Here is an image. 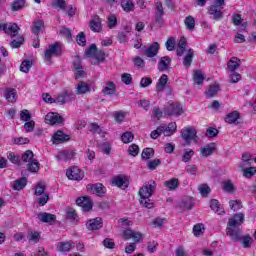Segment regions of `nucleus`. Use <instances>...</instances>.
<instances>
[{
    "mask_svg": "<svg viewBox=\"0 0 256 256\" xmlns=\"http://www.w3.org/2000/svg\"><path fill=\"white\" fill-rule=\"evenodd\" d=\"M94 59L98 62L105 61V51L103 50H96V54H94Z\"/></svg>",
    "mask_w": 256,
    "mask_h": 256,
    "instance_id": "64",
    "label": "nucleus"
},
{
    "mask_svg": "<svg viewBox=\"0 0 256 256\" xmlns=\"http://www.w3.org/2000/svg\"><path fill=\"white\" fill-rule=\"evenodd\" d=\"M165 15V12L163 11V5L161 3H158L156 6V20L161 21V17Z\"/></svg>",
    "mask_w": 256,
    "mask_h": 256,
    "instance_id": "59",
    "label": "nucleus"
},
{
    "mask_svg": "<svg viewBox=\"0 0 256 256\" xmlns=\"http://www.w3.org/2000/svg\"><path fill=\"white\" fill-rule=\"evenodd\" d=\"M121 139L123 143H131L135 139V135L132 132H125L121 135Z\"/></svg>",
    "mask_w": 256,
    "mask_h": 256,
    "instance_id": "53",
    "label": "nucleus"
},
{
    "mask_svg": "<svg viewBox=\"0 0 256 256\" xmlns=\"http://www.w3.org/2000/svg\"><path fill=\"white\" fill-rule=\"evenodd\" d=\"M112 185H115L120 189H127V187H129V180L125 176L119 175L113 178Z\"/></svg>",
    "mask_w": 256,
    "mask_h": 256,
    "instance_id": "13",
    "label": "nucleus"
},
{
    "mask_svg": "<svg viewBox=\"0 0 256 256\" xmlns=\"http://www.w3.org/2000/svg\"><path fill=\"white\" fill-rule=\"evenodd\" d=\"M4 97L9 103H15L17 101V91L13 88H6L4 90Z\"/></svg>",
    "mask_w": 256,
    "mask_h": 256,
    "instance_id": "19",
    "label": "nucleus"
},
{
    "mask_svg": "<svg viewBox=\"0 0 256 256\" xmlns=\"http://www.w3.org/2000/svg\"><path fill=\"white\" fill-rule=\"evenodd\" d=\"M193 233H194L195 237H199V236L203 235V233H205V225H203V224L194 225Z\"/></svg>",
    "mask_w": 256,
    "mask_h": 256,
    "instance_id": "51",
    "label": "nucleus"
},
{
    "mask_svg": "<svg viewBox=\"0 0 256 256\" xmlns=\"http://www.w3.org/2000/svg\"><path fill=\"white\" fill-rule=\"evenodd\" d=\"M76 204L79 207H82V211L84 212H88L91 211V209H93V201L91 200V198L87 196L77 198Z\"/></svg>",
    "mask_w": 256,
    "mask_h": 256,
    "instance_id": "9",
    "label": "nucleus"
},
{
    "mask_svg": "<svg viewBox=\"0 0 256 256\" xmlns=\"http://www.w3.org/2000/svg\"><path fill=\"white\" fill-rule=\"evenodd\" d=\"M181 137L187 145L197 143V130L193 127H186L181 130Z\"/></svg>",
    "mask_w": 256,
    "mask_h": 256,
    "instance_id": "6",
    "label": "nucleus"
},
{
    "mask_svg": "<svg viewBox=\"0 0 256 256\" xmlns=\"http://www.w3.org/2000/svg\"><path fill=\"white\" fill-rule=\"evenodd\" d=\"M25 187H27V178L22 177L14 181V191H21V189H25Z\"/></svg>",
    "mask_w": 256,
    "mask_h": 256,
    "instance_id": "32",
    "label": "nucleus"
},
{
    "mask_svg": "<svg viewBox=\"0 0 256 256\" xmlns=\"http://www.w3.org/2000/svg\"><path fill=\"white\" fill-rule=\"evenodd\" d=\"M240 168L242 169L243 177L246 179H251V177L256 173V167L245 168V165H240Z\"/></svg>",
    "mask_w": 256,
    "mask_h": 256,
    "instance_id": "34",
    "label": "nucleus"
},
{
    "mask_svg": "<svg viewBox=\"0 0 256 256\" xmlns=\"http://www.w3.org/2000/svg\"><path fill=\"white\" fill-rule=\"evenodd\" d=\"M86 227L88 231H97V229H101V227H103V219L101 217L90 219L86 223Z\"/></svg>",
    "mask_w": 256,
    "mask_h": 256,
    "instance_id": "12",
    "label": "nucleus"
},
{
    "mask_svg": "<svg viewBox=\"0 0 256 256\" xmlns=\"http://www.w3.org/2000/svg\"><path fill=\"white\" fill-rule=\"evenodd\" d=\"M69 139H70L69 135L63 133V131H57L52 136V141L56 145H59V143H65V141H69Z\"/></svg>",
    "mask_w": 256,
    "mask_h": 256,
    "instance_id": "16",
    "label": "nucleus"
},
{
    "mask_svg": "<svg viewBox=\"0 0 256 256\" xmlns=\"http://www.w3.org/2000/svg\"><path fill=\"white\" fill-rule=\"evenodd\" d=\"M52 7L65 11L67 9V2L65 0H54Z\"/></svg>",
    "mask_w": 256,
    "mask_h": 256,
    "instance_id": "49",
    "label": "nucleus"
},
{
    "mask_svg": "<svg viewBox=\"0 0 256 256\" xmlns=\"http://www.w3.org/2000/svg\"><path fill=\"white\" fill-rule=\"evenodd\" d=\"M124 241L132 239L133 243H130L125 247V253L131 254L137 249L136 243H139L143 239V235L140 232L133 231L132 229L124 230L123 232Z\"/></svg>",
    "mask_w": 256,
    "mask_h": 256,
    "instance_id": "3",
    "label": "nucleus"
},
{
    "mask_svg": "<svg viewBox=\"0 0 256 256\" xmlns=\"http://www.w3.org/2000/svg\"><path fill=\"white\" fill-rule=\"evenodd\" d=\"M240 114L237 111L230 112L225 117V123H228V125H233V123H237L240 119Z\"/></svg>",
    "mask_w": 256,
    "mask_h": 256,
    "instance_id": "31",
    "label": "nucleus"
},
{
    "mask_svg": "<svg viewBox=\"0 0 256 256\" xmlns=\"http://www.w3.org/2000/svg\"><path fill=\"white\" fill-rule=\"evenodd\" d=\"M125 112L123 111H115L112 113V117H114L116 123H123L125 121Z\"/></svg>",
    "mask_w": 256,
    "mask_h": 256,
    "instance_id": "48",
    "label": "nucleus"
},
{
    "mask_svg": "<svg viewBox=\"0 0 256 256\" xmlns=\"http://www.w3.org/2000/svg\"><path fill=\"white\" fill-rule=\"evenodd\" d=\"M75 157V154L69 150H62L56 154L57 161H71Z\"/></svg>",
    "mask_w": 256,
    "mask_h": 256,
    "instance_id": "15",
    "label": "nucleus"
},
{
    "mask_svg": "<svg viewBox=\"0 0 256 256\" xmlns=\"http://www.w3.org/2000/svg\"><path fill=\"white\" fill-rule=\"evenodd\" d=\"M193 79L196 85H203V82L205 81V75H203L201 70H196L194 71Z\"/></svg>",
    "mask_w": 256,
    "mask_h": 256,
    "instance_id": "37",
    "label": "nucleus"
},
{
    "mask_svg": "<svg viewBox=\"0 0 256 256\" xmlns=\"http://www.w3.org/2000/svg\"><path fill=\"white\" fill-rule=\"evenodd\" d=\"M157 53H159V43L157 42H153L144 51V55L149 58L156 57Z\"/></svg>",
    "mask_w": 256,
    "mask_h": 256,
    "instance_id": "14",
    "label": "nucleus"
},
{
    "mask_svg": "<svg viewBox=\"0 0 256 256\" xmlns=\"http://www.w3.org/2000/svg\"><path fill=\"white\" fill-rule=\"evenodd\" d=\"M163 133H165V126H159L156 130H153L150 133V137L151 139H159Z\"/></svg>",
    "mask_w": 256,
    "mask_h": 256,
    "instance_id": "44",
    "label": "nucleus"
},
{
    "mask_svg": "<svg viewBox=\"0 0 256 256\" xmlns=\"http://www.w3.org/2000/svg\"><path fill=\"white\" fill-rule=\"evenodd\" d=\"M155 189H157V182L153 180H149L140 188V205L146 207V209H153V203L150 197L155 193Z\"/></svg>",
    "mask_w": 256,
    "mask_h": 256,
    "instance_id": "2",
    "label": "nucleus"
},
{
    "mask_svg": "<svg viewBox=\"0 0 256 256\" xmlns=\"http://www.w3.org/2000/svg\"><path fill=\"white\" fill-rule=\"evenodd\" d=\"M117 91V87H115L114 82H106V84L102 88V93L104 95H115V92Z\"/></svg>",
    "mask_w": 256,
    "mask_h": 256,
    "instance_id": "23",
    "label": "nucleus"
},
{
    "mask_svg": "<svg viewBox=\"0 0 256 256\" xmlns=\"http://www.w3.org/2000/svg\"><path fill=\"white\" fill-rule=\"evenodd\" d=\"M217 93H219V85H210L208 90L205 92L207 99L213 98Z\"/></svg>",
    "mask_w": 256,
    "mask_h": 256,
    "instance_id": "41",
    "label": "nucleus"
},
{
    "mask_svg": "<svg viewBox=\"0 0 256 256\" xmlns=\"http://www.w3.org/2000/svg\"><path fill=\"white\" fill-rule=\"evenodd\" d=\"M72 247H75L74 243L65 241V242H59L56 249L59 253H69Z\"/></svg>",
    "mask_w": 256,
    "mask_h": 256,
    "instance_id": "21",
    "label": "nucleus"
},
{
    "mask_svg": "<svg viewBox=\"0 0 256 256\" xmlns=\"http://www.w3.org/2000/svg\"><path fill=\"white\" fill-rule=\"evenodd\" d=\"M97 53V45L91 44L90 47L85 51V55L87 57H95V54Z\"/></svg>",
    "mask_w": 256,
    "mask_h": 256,
    "instance_id": "58",
    "label": "nucleus"
},
{
    "mask_svg": "<svg viewBox=\"0 0 256 256\" xmlns=\"http://www.w3.org/2000/svg\"><path fill=\"white\" fill-rule=\"evenodd\" d=\"M208 13L213 17L215 21L223 19V12L221 11V9H218L217 6H210L208 9Z\"/></svg>",
    "mask_w": 256,
    "mask_h": 256,
    "instance_id": "29",
    "label": "nucleus"
},
{
    "mask_svg": "<svg viewBox=\"0 0 256 256\" xmlns=\"http://www.w3.org/2000/svg\"><path fill=\"white\" fill-rule=\"evenodd\" d=\"M167 81H169V76L167 74H163L156 84V91L157 93H161L165 91V87L167 86Z\"/></svg>",
    "mask_w": 256,
    "mask_h": 256,
    "instance_id": "20",
    "label": "nucleus"
},
{
    "mask_svg": "<svg viewBox=\"0 0 256 256\" xmlns=\"http://www.w3.org/2000/svg\"><path fill=\"white\" fill-rule=\"evenodd\" d=\"M244 221L245 215L243 213L234 214L233 217L229 219L226 233L232 241H241L242 232L240 225H243Z\"/></svg>",
    "mask_w": 256,
    "mask_h": 256,
    "instance_id": "1",
    "label": "nucleus"
},
{
    "mask_svg": "<svg viewBox=\"0 0 256 256\" xmlns=\"http://www.w3.org/2000/svg\"><path fill=\"white\" fill-rule=\"evenodd\" d=\"M27 239L28 241H30V243H39V239H41V234H39V232L37 231H31L28 233Z\"/></svg>",
    "mask_w": 256,
    "mask_h": 256,
    "instance_id": "43",
    "label": "nucleus"
},
{
    "mask_svg": "<svg viewBox=\"0 0 256 256\" xmlns=\"http://www.w3.org/2000/svg\"><path fill=\"white\" fill-rule=\"evenodd\" d=\"M229 207L232 211H239V209L243 208V204H241V201L239 200H230Z\"/></svg>",
    "mask_w": 256,
    "mask_h": 256,
    "instance_id": "52",
    "label": "nucleus"
},
{
    "mask_svg": "<svg viewBox=\"0 0 256 256\" xmlns=\"http://www.w3.org/2000/svg\"><path fill=\"white\" fill-rule=\"evenodd\" d=\"M89 91H91V85L87 84V82H79L76 86V95H85Z\"/></svg>",
    "mask_w": 256,
    "mask_h": 256,
    "instance_id": "25",
    "label": "nucleus"
},
{
    "mask_svg": "<svg viewBox=\"0 0 256 256\" xmlns=\"http://www.w3.org/2000/svg\"><path fill=\"white\" fill-rule=\"evenodd\" d=\"M232 21H233V24L236 26L241 25L243 30L247 29V23H245V22L241 23L243 20L241 19L240 14H234L232 17Z\"/></svg>",
    "mask_w": 256,
    "mask_h": 256,
    "instance_id": "45",
    "label": "nucleus"
},
{
    "mask_svg": "<svg viewBox=\"0 0 256 256\" xmlns=\"http://www.w3.org/2000/svg\"><path fill=\"white\" fill-rule=\"evenodd\" d=\"M61 55V46L59 43H54L48 46V48L44 52V59L51 65L53 63V57H59Z\"/></svg>",
    "mask_w": 256,
    "mask_h": 256,
    "instance_id": "5",
    "label": "nucleus"
},
{
    "mask_svg": "<svg viewBox=\"0 0 256 256\" xmlns=\"http://www.w3.org/2000/svg\"><path fill=\"white\" fill-rule=\"evenodd\" d=\"M34 154L33 151L27 150L23 155H22V161L24 163H28L27 169L31 173H37L39 171V162L36 159H33Z\"/></svg>",
    "mask_w": 256,
    "mask_h": 256,
    "instance_id": "4",
    "label": "nucleus"
},
{
    "mask_svg": "<svg viewBox=\"0 0 256 256\" xmlns=\"http://www.w3.org/2000/svg\"><path fill=\"white\" fill-rule=\"evenodd\" d=\"M193 155H195V151H193L192 149L185 150V152L182 156V162L189 163V161H191V159H193Z\"/></svg>",
    "mask_w": 256,
    "mask_h": 256,
    "instance_id": "50",
    "label": "nucleus"
},
{
    "mask_svg": "<svg viewBox=\"0 0 256 256\" xmlns=\"http://www.w3.org/2000/svg\"><path fill=\"white\" fill-rule=\"evenodd\" d=\"M171 67V58L169 56H164L158 62V71L161 73L167 71Z\"/></svg>",
    "mask_w": 256,
    "mask_h": 256,
    "instance_id": "17",
    "label": "nucleus"
},
{
    "mask_svg": "<svg viewBox=\"0 0 256 256\" xmlns=\"http://www.w3.org/2000/svg\"><path fill=\"white\" fill-rule=\"evenodd\" d=\"M155 155V150L153 148H145L142 151L141 158L143 161H147L148 159H151Z\"/></svg>",
    "mask_w": 256,
    "mask_h": 256,
    "instance_id": "42",
    "label": "nucleus"
},
{
    "mask_svg": "<svg viewBox=\"0 0 256 256\" xmlns=\"http://www.w3.org/2000/svg\"><path fill=\"white\" fill-rule=\"evenodd\" d=\"M27 7V1L25 0H14L11 5L12 11H21Z\"/></svg>",
    "mask_w": 256,
    "mask_h": 256,
    "instance_id": "33",
    "label": "nucleus"
},
{
    "mask_svg": "<svg viewBox=\"0 0 256 256\" xmlns=\"http://www.w3.org/2000/svg\"><path fill=\"white\" fill-rule=\"evenodd\" d=\"M193 49H189L188 53L183 58L184 67H191V63H193Z\"/></svg>",
    "mask_w": 256,
    "mask_h": 256,
    "instance_id": "40",
    "label": "nucleus"
},
{
    "mask_svg": "<svg viewBox=\"0 0 256 256\" xmlns=\"http://www.w3.org/2000/svg\"><path fill=\"white\" fill-rule=\"evenodd\" d=\"M230 74V83H239V81H241V74L233 71V72H229Z\"/></svg>",
    "mask_w": 256,
    "mask_h": 256,
    "instance_id": "60",
    "label": "nucleus"
},
{
    "mask_svg": "<svg viewBox=\"0 0 256 256\" xmlns=\"http://www.w3.org/2000/svg\"><path fill=\"white\" fill-rule=\"evenodd\" d=\"M193 207H195V200H193V198H185L180 203L182 211H191Z\"/></svg>",
    "mask_w": 256,
    "mask_h": 256,
    "instance_id": "26",
    "label": "nucleus"
},
{
    "mask_svg": "<svg viewBox=\"0 0 256 256\" xmlns=\"http://www.w3.org/2000/svg\"><path fill=\"white\" fill-rule=\"evenodd\" d=\"M76 42L78 43V45H80L81 47H85L86 43H87V39L85 38V33L80 32L77 36H76Z\"/></svg>",
    "mask_w": 256,
    "mask_h": 256,
    "instance_id": "55",
    "label": "nucleus"
},
{
    "mask_svg": "<svg viewBox=\"0 0 256 256\" xmlns=\"http://www.w3.org/2000/svg\"><path fill=\"white\" fill-rule=\"evenodd\" d=\"M38 219L42 223H52V221H55L57 217L51 213L41 212L38 214Z\"/></svg>",
    "mask_w": 256,
    "mask_h": 256,
    "instance_id": "28",
    "label": "nucleus"
},
{
    "mask_svg": "<svg viewBox=\"0 0 256 256\" xmlns=\"http://www.w3.org/2000/svg\"><path fill=\"white\" fill-rule=\"evenodd\" d=\"M240 65H241V60H239V58L237 57H232L227 64L229 73H233V71H237Z\"/></svg>",
    "mask_w": 256,
    "mask_h": 256,
    "instance_id": "27",
    "label": "nucleus"
},
{
    "mask_svg": "<svg viewBox=\"0 0 256 256\" xmlns=\"http://www.w3.org/2000/svg\"><path fill=\"white\" fill-rule=\"evenodd\" d=\"M87 189L89 191H93L96 195H98V197H101V195H105V188L101 183L88 185Z\"/></svg>",
    "mask_w": 256,
    "mask_h": 256,
    "instance_id": "22",
    "label": "nucleus"
},
{
    "mask_svg": "<svg viewBox=\"0 0 256 256\" xmlns=\"http://www.w3.org/2000/svg\"><path fill=\"white\" fill-rule=\"evenodd\" d=\"M164 115L179 117V115H183V107L179 103H169L164 108Z\"/></svg>",
    "mask_w": 256,
    "mask_h": 256,
    "instance_id": "7",
    "label": "nucleus"
},
{
    "mask_svg": "<svg viewBox=\"0 0 256 256\" xmlns=\"http://www.w3.org/2000/svg\"><path fill=\"white\" fill-rule=\"evenodd\" d=\"M175 43H176L175 38L173 37L169 38L165 43L167 51H174Z\"/></svg>",
    "mask_w": 256,
    "mask_h": 256,
    "instance_id": "62",
    "label": "nucleus"
},
{
    "mask_svg": "<svg viewBox=\"0 0 256 256\" xmlns=\"http://www.w3.org/2000/svg\"><path fill=\"white\" fill-rule=\"evenodd\" d=\"M45 122L48 125H61V123H63V117L55 112H49L45 116Z\"/></svg>",
    "mask_w": 256,
    "mask_h": 256,
    "instance_id": "10",
    "label": "nucleus"
},
{
    "mask_svg": "<svg viewBox=\"0 0 256 256\" xmlns=\"http://www.w3.org/2000/svg\"><path fill=\"white\" fill-rule=\"evenodd\" d=\"M21 28L16 23H6L4 27V33L10 35V37H17Z\"/></svg>",
    "mask_w": 256,
    "mask_h": 256,
    "instance_id": "11",
    "label": "nucleus"
},
{
    "mask_svg": "<svg viewBox=\"0 0 256 256\" xmlns=\"http://www.w3.org/2000/svg\"><path fill=\"white\" fill-rule=\"evenodd\" d=\"M251 161H253V155L251 153L246 152L242 155V165H251Z\"/></svg>",
    "mask_w": 256,
    "mask_h": 256,
    "instance_id": "56",
    "label": "nucleus"
},
{
    "mask_svg": "<svg viewBox=\"0 0 256 256\" xmlns=\"http://www.w3.org/2000/svg\"><path fill=\"white\" fill-rule=\"evenodd\" d=\"M121 7L123 11H126V13H129L135 9V4L131 0H122L121 1Z\"/></svg>",
    "mask_w": 256,
    "mask_h": 256,
    "instance_id": "39",
    "label": "nucleus"
},
{
    "mask_svg": "<svg viewBox=\"0 0 256 256\" xmlns=\"http://www.w3.org/2000/svg\"><path fill=\"white\" fill-rule=\"evenodd\" d=\"M175 131H177V123L175 122L169 123L167 127H164V135L166 137H171Z\"/></svg>",
    "mask_w": 256,
    "mask_h": 256,
    "instance_id": "38",
    "label": "nucleus"
},
{
    "mask_svg": "<svg viewBox=\"0 0 256 256\" xmlns=\"http://www.w3.org/2000/svg\"><path fill=\"white\" fill-rule=\"evenodd\" d=\"M164 186H166L168 191H175V189H177V187H179V179L178 178H172L168 181H165Z\"/></svg>",
    "mask_w": 256,
    "mask_h": 256,
    "instance_id": "35",
    "label": "nucleus"
},
{
    "mask_svg": "<svg viewBox=\"0 0 256 256\" xmlns=\"http://www.w3.org/2000/svg\"><path fill=\"white\" fill-rule=\"evenodd\" d=\"M129 155H132V157H137L139 155V147L136 144H132L128 148Z\"/></svg>",
    "mask_w": 256,
    "mask_h": 256,
    "instance_id": "61",
    "label": "nucleus"
},
{
    "mask_svg": "<svg viewBox=\"0 0 256 256\" xmlns=\"http://www.w3.org/2000/svg\"><path fill=\"white\" fill-rule=\"evenodd\" d=\"M198 189L202 197H207L211 193V188L207 184L200 185Z\"/></svg>",
    "mask_w": 256,
    "mask_h": 256,
    "instance_id": "54",
    "label": "nucleus"
},
{
    "mask_svg": "<svg viewBox=\"0 0 256 256\" xmlns=\"http://www.w3.org/2000/svg\"><path fill=\"white\" fill-rule=\"evenodd\" d=\"M66 176L71 181H83V177H85V173L79 169L77 166H73L67 169Z\"/></svg>",
    "mask_w": 256,
    "mask_h": 256,
    "instance_id": "8",
    "label": "nucleus"
},
{
    "mask_svg": "<svg viewBox=\"0 0 256 256\" xmlns=\"http://www.w3.org/2000/svg\"><path fill=\"white\" fill-rule=\"evenodd\" d=\"M89 131H91V133H98L101 137H105V131H103V128L97 123H90Z\"/></svg>",
    "mask_w": 256,
    "mask_h": 256,
    "instance_id": "36",
    "label": "nucleus"
},
{
    "mask_svg": "<svg viewBox=\"0 0 256 256\" xmlns=\"http://www.w3.org/2000/svg\"><path fill=\"white\" fill-rule=\"evenodd\" d=\"M43 29H45V23L43 20H35L33 22L32 33L34 35H40V33H43Z\"/></svg>",
    "mask_w": 256,
    "mask_h": 256,
    "instance_id": "30",
    "label": "nucleus"
},
{
    "mask_svg": "<svg viewBox=\"0 0 256 256\" xmlns=\"http://www.w3.org/2000/svg\"><path fill=\"white\" fill-rule=\"evenodd\" d=\"M215 149H217L215 143H210L200 149V153L202 157H209L212 153H215Z\"/></svg>",
    "mask_w": 256,
    "mask_h": 256,
    "instance_id": "24",
    "label": "nucleus"
},
{
    "mask_svg": "<svg viewBox=\"0 0 256 256\" xmlns=\"http://www.w3.org/2000/svg\"><path fill=\"white\" fill-rule=\"evenodd\" d=\"M32 65L33 63H31V61H23L20 65V71H22V73H29V69H31Z\"/></svg>",
    "mask_w": 256,
    "mask_h": 256,
    "instance_id": "57",
    "label": "nucleus"
},
{
    "mask_svg": "<svg viewBox=\"0 0 256 256\" xmlns=\"http://www.w3.org/2000/svg\"><path fill=\"white\" fill-rule=\"evenodd\" d=\"M184 23L188 31H193V29H195V18H193V16L186 17Z\"/></svg>",
    "mask_w": 256,
    "mask_h": 256,
    "instance_id": "46",
    "label": "nucleus"
},
{
    "mask_svg": "<svg viewBox=\"0 0 256 256\" xmlns=\"http://www.w3.org/2000/svg\"><path fill=\"white\" fill-rule=\"evenodd\" d=\"M89 27H90L91 31H93L94 33L101 32V30L103 29V26L101 24V18H99V16H95L90 21Z\"/></svg>",
    "mask_w": 256,
    "mask_h": 256,
    "instance_id": "18",
    "label": "nucleus"
},
{
    "mask_svg": "<svg viewBox=\"0 0 256 256\" xmlns=\"http://www.w3.org/2000/svg\"><path fill=\"white\" fill-rule=\"evenodd\" d=\"M20 119L21 121H30L31 119V113L29 112V110L24 109L20 112Z\"/></svg>",
    "mask_w": 256,
    "mask_h": 256,
    "instance_id": "63",
    "label": "nucleus"
},
{
    "mask_svg": "<svg viewBox=\"0 0 256 256\" xmlns=\"http://www.w3.org/2000/svg\"><path fill=\"white\" fill-rule=\"evenodd\" d=\"M107 27L108 29H115L117 27V17L114 14L107 17Z\"/></svg>",
    "mask_w": 256,
    "mask_h": 256,
    "instance_id": "47",
    "label": "nucleus"
}]
</instances>
